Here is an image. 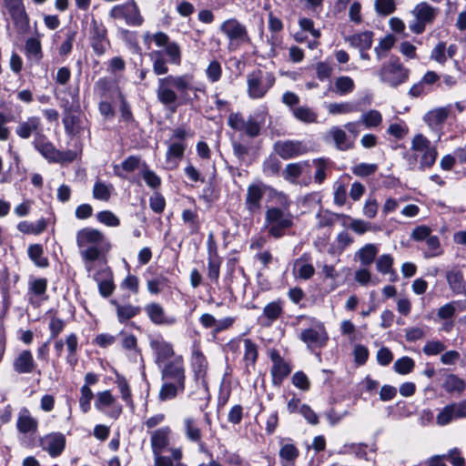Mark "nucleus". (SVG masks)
I'll use <instances>...</instances> for the list:
<instances>
[{
	"label": "nucleus",
	"instance_id": "1",
	"mask_svg": "<svg viewBox=\"0 0 466 466\" xmlns=\"http://www.w3.org/2000/svg\"><path fill=\"white\" fill-rule=\"evenodd\" d=\"M76 241L88 273L95 269V261L111 248L105 235L93 228L79 229L76 234Z\"/></svg>",
	"mask_w": 466,
	"mask_h": 466
},
{
	"label": "nucleus",
	"instance_id": "2",
	"mask_svg": "<svg viewBox=\"0 0 466 466\" xmlns=\"http://www.w3.org/2000/svg\"><path fill=\"white\" fill-rule=\"evenodd\" d=\"M192 90H194L193 75H167L158 78L156 94L161 104L171 106L176 104L178 97H186Z\"/></svg>",
	"mask_w": 466,
	"mask_h": 466
},
{
	"label": "nucleus",
	"instance_id": "3",
	"mask_svg": "<svg viewBox=\"0 0 466 466\" xmlns=\"http://www.w3.org/2000/svg\"><path fill=\"white\" fill-rule=\"evenodd\" d=\"M159 369L163 384L159 390L158 399L161 401L173 400L185 390L186 370L184 359L183 357H175Z\"/></svg>",
	"mask_w": 466,
	"mask_h": 466
},
{
	"label": "nucleus",
	"instance_id": "4",
	"mask_svg": "<svg viewBox=\"0 0 466 466\" xmlns=\"http://www.w3.org/2000/svg\"><path fill=\"white\" fill-rule=\"evenodd\" d=\"M409 169L425 170L431 168L438 157V150L429 138L422 134L415 135L410 142V147L403 156Z\"/></svg>",
	"mask_w": 466,
	"mask_h": 466
},
{
	"label": "nucleus",
	"instance_id": "5",
	"mask_svg": "<svg viewBox=\"0 0 466 466\" xmlns=\"http://www.w3.org/2000/svg\"><path fill=\"white\" fill-rule=\"evenodd\" d=\"M246 81L248 96L258 100L267 96L275 85L276 77L272 72L256 68L247 75Z\"/></svg>",
	"mask_w": 466,
	"mask_h": 466
},
{
	"label": "nucleus",
	"instance_id": "6",
	"mask_svg": "<svg viewBox=\"0 0 466 466\" xmlns=\"http://www.w3.org/2000/svg\"><path fill=\"white\" fill-rule=\"evenodd\" d=\"M410 73V69L404 66L399 57L392 56L381 65L377 75L382 84L398 87L408 81Z\"/></svg>",
	"mask_w": 466,
	"mask_h": 466
},
{
	"label": "nucleus",
	"instance_id": "7",
	"mask_svg": "<svg viewBox=\"0 0 466 466\" xmlns=\"http://www.w3.org/2000/svg\"><path fill=\"white\" fill-rule=\"evenodd\" d=\"M292 225L293 217L289 208L272 207L267 209L265 214V227L271 237L280 238Z\"/></svg>",
	"mask_w": 466,
	"mask_h": 466
},
{
	"label": "nucleus",
	"instance_id": "8",
	"mask_svg": "<svg viewBox=\"0 0 466 466\" xmlns=\"http://www.w3.org/2000/svg\"><path fill=\"white\" fill-rule=\"evenodd\" d=\"M219 31L227 37L229 50H236L240 46L249 44L251 41L247 26L234 17L222 22Z\"/></svg>",
	"mask_w": 466,
	"mask_h": 466
},
{
	"label": "nucleus",
	"instance_id": "9",
	"mask_svg": "<svg viewBox=\"0 0 466 466\" xmlns=\"http://www.w3.org/2000/svg\"><path fill=\"white\" fill-rule=\"evenodd\" d=\"M265 124L263 115L256 113L247 119L240 113H231L228 117V126L236 131H243L248 137L259 136L261 127Z\"/></svg>",
	"mask_w": 466,
	"mask_h": 466
},
{
	"label": "nucleus",
	"instance_id": "10",
	"mask_svg": "<svg viewBox=\"0 0 466 466\" xmlns=\"http://www.w3.org/2000/svg\"><path fill=\"white\" fill-rule=\"evenodd\" d=\"M190 367L194 375L197 386L205 398L208 399V384L207 381V371L208 363L203 352L198 346H194L190 358Z\"/></svg>",
	"mask_w": 466,
	"mask_h": 466
},
{
	"label": "nucleus",
	"instance_id": "11",
	"mask_svg": "<svg viewBox=\"0 0 466 466\" xmlns=\"http://www.w3.org/2000/svg\"><path fill=\"white\" fill-rule=\"evenodd\" d=\"M109 16L116 20H125L126 24L131 26H138L144 21L134 0L114 5L109 11Z\"/></svg>",
	"mask_w": 466,
	"mask_h": 466
},
{
	"label": "nucleus",
	"instance_id": "12",
	"mask_svg": "<svg viewBox=\"0 0 466 466\" xmlns=\"http://www.w3.org/2000/svg\"><path fill=\"white\" fill-rule=\"evenodd\" d=\"M415 21L410 24V30L414 34L424 32L427 25L431 24L438 15V8L426 2L418 4L412 10Z\"/></svg>",
	"mask_w": 466,
	"mask_h": 466
},
{
	"label": "nucleus",
	"instance_id": "13",
	"mask_svg": "<svg viewBox=\"0 0 466 466\" xmlns=\"http://www.w3.org/2000/svg\"><path fill=\"white\" fill-rule=\"evenodd\" d=\"M299 338L310 349L322 348L329 339L324 325L316 319H312L310 326L300 331Z\"/></svg>",
	"mask_w": 466,
	"mask_h": 466
},
{
	"label": "nucleus",
	"instance_id": "14",
	"mask_svg": "<svg viewBox=\"0 0 466 466\" xmlns=\"http://www.w3.org/2000/svg\"><path fill=\"white\" fill-rule=\"evenodd\" d=\"M89 276L97 283L99 294L107 298L111 296L115 290L113 273L109 267L105 264L95 265V269L88 273Z\"/></svg>",
	"mask_w": 466,
	"mask_h": 466
},
{
	"label": "nucleus",
	"instance_id": "15",
	"mask_svg": "<svg viewBox=\"0 0 466 466\" xmlns=\"http://www.w3.org/2000/svg\"><path fill=\"white\" fill-rule=\"evenodd\" d=\"M149 346L155 355V362L158 368H161L172 360L177 355L171 343L166 341L162 337L150 338Z\"/></svg>",
	"mask_w": 466,
	"mask_h": 466
},
{
	"label": "nucleus",
	"instance_id": "16",
	"mask_svg": "<svg viewBox=\"0 0 466 466\" xmlns=\"http://www.w3.org/2000/svg\"><path fill=\"white\" fill-rule=\"evenodd\" d=\"M4 5L10 15L19 34H25L29 28V19L22 0H4Z\"/></svg>",
	"mask_w": 466,
	"mask_h": 466
},
{
	"label": "nucleus",
	"instance_id": "17",
	"mask_svg": "<svg viewBox=\"0 0 466 466\" xmlns=\"http://www.w3.org/2000/svg\"><path fill=\"white\" fill-rule=\"evenodd\" d=\"M274 151L282 159L295 158L307 153V146L299 140H279L274 144Z\"/></svg>",
	"mask_w": 466,
	"mask_h": 466
},
{
	"label": "nucleus",
	"instance_id": "18",
	"mask_svg": "<svg viewBox=\"0 0 466 466\" xmlns=\"http://www.w3.org/2000/svg\"><path fill=\"white\" fill-rule=\"evenodd\" d=\"M441 76L435 71H427L422 77L416 83H414L410 90L409 96L411 97H420L426 96L432 92L435 85L440 86Z\"/></svg>",
	"mask_w": 466,
	"mask_h": 466
},
{
	"label": "nucleus",
	"instance_id": "19",
	"mask_svg": "<svg viewBox=\"0 0 466 466\" xmlns=\"http://www.w3.org/2000/svg\"><path fill=\"white\" fill-rule=\"evenodd\" d=\"M269 358L272 361L270 370L272 383L279 386L291 372V367L279 354L277 350H271Z\"/></svg>",
	"mask_w": 466,
	"mask_h": 466
},
{
	"label": "nucleus",
	"instance_id": "20",
	"mask_svg": "<svg viewBox=\"0 0 466 466\" xmlns=\"http://www.w3.org/2000/svg\"><path fill=\"white\" fill-rule=\"evenodd\" d=\"M267 189L269 190V187L261 182L248 187L245 206L250 214H254L261 208V200Z\"/></svg>",
	"mask_w": 466,
	"mask_h": 466
},
{
	"label": "nucleus",
	"instance_id": "21",
	"mask_svg": "<svg viewBox=\"0 0 466 466\" xmlns=\"http://www.w3.org/2000/svg\"><path fill=\"white\" fill-rule=\"evenodd\" d=\"M95 407L101 412H104L106 408H111L108 416L113 419H117L122 413V406L116 403V398L108 390L96 394Z\"/></svg>",
	"mask_w": 466,
	"mask_h": 466
},
{
	"label": "nucleus",
	"instance_id": "22",
	"mask_svg": "<svg viewBox=\"0 0 466 466\" xmlns=\"http://www.w3.org/2000/svg\"><path fill=\"white\" fill-rule=\"evenodd\" d=\"M144 309L148 319L156 325L170 327L177 321L175 316L167 315L159 303H148Z\"/></svg>",
	"mask_w": 466,
	"mask_h": 466
},
{
	"label": "nucleus",
	"instance_id": "23",
	"mask_svg": "<svg viewBox=\"0 0 466 466\" xmlns=\"http://www.w3.org/2000/svg\"><path fill=\"white\" fill-rule=\"evenodd\" d=\"M40 447L55 458L59 456L66 447V438L60 432H52L45 435L39 440Z\"/></svg>",
	"mask_w": 466,
	"mask_h": 466
},
{
	"label": "nucleus",
	"instance_id": "24",
	"mask_svg": "<svg viewBox=\"0 0 466 466\" xmlns=\"http://www.w3.org/2000/svg\"><path fill=\"white\" fill-rule=\"evenodd\" d=\"M91 46L97 56L106 52L108 46L106 39V30L103 24L98 23L95 18L91 22Z\"/></svg>",
	"mask_w": 466,
	"mask_h": 466
},
{
	"label": "nucleus",
	"instance_id": "25",
	"mask_svg": "<svg viewBox=\"0 0 466 466\" xmlns=\"http://www.w3.org/2000/svg\"><path fill=\"white\" fill-rule=\"evenodd\" d=\"M42 124L39 116H29L21 121L15 127V134L22 139H28L31 136H42Z\"/></svg>",
	"mask_w": 466,
	"mask_h": 466
},
{
	"label": "nucleus",
	"instance_id": "26",
	"mask_svg": "<svg viewBox=\"0 0 466 466\" xmlns=\"http://www.w3.org/2000/svg\"><path fill=\"white\" fill-rule=\"evenodd\" d=\"M171 429L168 426L161 427L149 432L152 453L164 452L170 444Z\"/></svg>",
	"mask_w": 466,
	"mask_h": 466
},
{
	"label": "nucleus",
	"instance_id": "27",
	"mask_svg": "<svg viewBox=\"0 0 466 466\" xmlns=\"http://www.w3.org/2000/svg\"><path fill=\"white\" fill-rule=\"evenodd\" d=\"M35 148L46 159L53 162H59L62 159L61 153L56 149L54 145L44 136H36L33 141Z\"/></svg>",
	"mask_w": 466,
	"mask_h": 466
},
{
	"label": "nucleus",
	"instance_id": "28",
	"mask_svg": "<svg viewBox=\"0 0 466 466\" xmlns=\"http://www.w3.org/2000/svg\"><path fill=\"white\" fill-rule=\"evenodd\" d=\"M221 262L222 258L218 254L217 247L210 239L208 241V276L214 283L218 281Z\"/></svg>",
	"mask_w": 466,
	"mask_h": 466
},
{
	"label": "nucleus",
	"instance_id": "29",
	"mask_svg": "<svg viewBox=\"0 0 466 466\" xmlns=\"http://www.w3.org/2000/svg\"><path fill=\"white\" fill-rule=\"evenodd\" d=\"M36 368L33 354L30 350H25L18 353L14 359L13 369L18 374L31 373Z\"/></svg>",
	"mask_w": 466,
	"mask_h": 466
},
{
	"label": "nucleus",
	"instance_id": "30",
	"mask_svg": "<svg viewBox=\"0 0 466 466\" xmlns=\"http://www.w3.org/2000/svg\"><path fill=\"white\" fill-rule=\"evenodd\" d=\"M16 428L20 433L33 435L37 431L38 420L31 415L28 409L23 408L18 413Z\"/></svg>",
	"mask_w": 466,
	"mask_h": 466
},
{
	"label": "nucleus",
	"instance_id": "31",
	"mask_svg": "<svg viewBox=\"0 0 466 466\" xmlns=\"http://www.w3.org/2000/svg\"><path fill=\"white\" fill-rule=\"evenodd\" d=\"M445 277L448 286L453 294H463L466 297V281L461 269L452 268L446 271Z\"/></svg>",
	"mask_w": 466,
	"mask_h": 466
},
{
	"label": "nucleus",
	"instance_id": "32",
	"mask_svg": "<svg viewBox=\"0 0 466 466\" xmlns=\"http://www.w3.org/2000/svg\"><path fill=\"white\" fill-rule=\"evenodd\" d=\"M283 313V307L280 301L268 303L258 317V320L264 327H270Z\"/></svg>",
	"mask_w": 466,
	"mask_h": 466
},
{
	"label": "nucleus",
	"instance_id": "33",
	"mask_svg": "<svg viewBox=\"0 0 466 466\" xmlns=\"http://www.w3.org/2000/svg\"><path fill=\"white\" fill-rule=\"evenodd\" d=\"M243 344V361L248 373L255 370L256 362L258 357V350L256 342L250 339H244Z\"/></svg>",
	"mask_w": 466,
	"mask_h": 466
},
{
	"label": "nucleus",
	"instance_id": "34",
	"mask_svg": "<svg viewBox=\"0 0 466 466\" xmlns=\"http://www.w3.org/2000/svg\"><path fill=\"white\" fill-rule=\"evenodd\" d=\"M372 32L364 31L345 37V41L348 42L352 47H355L360 51H367L372 46Z\"/></svg>",
	"mask_w": 466,
	"mask_h": 466
},
{
	"label": "nucleus",
	"instance_id": "35",
	"mask_svg": "<svg viewBox=\"0 0 466 466\" xmlns=\"http://www.w3.org/2000/svg\"><path fill=\"white\" fill-rule=\"evenodd\" d=\"M187 145L185 142H171L166 154V162L169 168L177 167L185 153Z\"/></svg>",
	"mask_w": 466,
	"mask_h": 466
},
{
	"label": "nucleus",
	"instance_id": "36",
	"mask_svg": "<svg viewBox=\"0 0 466 466\" xmlns=\"http://www.w3.org/2000/svg\"><path fill=\"white\" fill-rule=\"evenodd\" d=\"M293 271L296 278L306 280L314 275L315 268L309 261V258L303 255L294 262Z\"/></svg>",
	"mask_w": 466,
	"mask_h": 466
},
{
	"label": "nucleus",
	"instance_id": "37",
	"mask_svg": "<svg viewBox=\"0 0 466 466\" xmlns=\"http://www.w3.org/2000/svg\"><path fill=\"white\" fill-rule=\"evenodd\" d=\"M394 259L390 254H382L376 259V269L382 275H390V281H396L398 276L393 269Z\"/></svg>",
	"mask_w": 466,
	"mask_h": 466
},
{
	"label": "nucleus",
	"instance_id": "38",
	"mask_svg": "<svg viewBox=\"0 0 466 466\" xmlns=\"http://www.w3.org/2000/svg\"><path fill=\"white\" fill-rule=\"evenodd\" d=\"M328 135L334 141L336 147L339 150H348L352 147L353 141L348 137L346 132L339 127H332Z\"/></svg>",
	"mask_w": 466,
	"mask_h": 466
},
{
	"label": "nucleus",
	"instance_id": "39",
	"mask_svg": "<svg viewBox=\"0 0 466 466\" xmlns=\"http://www.w3.org/2000/svg\"><path fill=\"white\" fill-rule=\"evenodd\" d=\"M379 252V248L373 243H369L360 248L355 253V258L359 259L360 264L368 267L373 263Z\"/></svg>",
	"mask_w": 466,
	"mask_h": 466
},
{
	"label": "nucleus",
	"instance_id": "40",
	"mask_svg": "<svg viewBox=\"0 0 466 466\" xmlns=\"http://www.w3.org/2000/svg\"><path fill=\"white\" fill-rule=\"evenodd\" d=\"M17 229L24 234L39 235L47 228V220L40 218L36 222L21 221L16 226Z\"/></svg>",
	"mask_w": 466,
	"mask_h": 466
},
{
	"label": "nucleus",
	"instance_id": "41",
	"mask_svg": "<svg viewBox=\"0 0 466 466\" xmlns=\"http://www.w3.org/2000/svg\"><path fill=\"white\" fill-rule=\"evenodd\" d=\"M183 427L186 437L193 442H199L202 439L201 430L198 422L192 417H186L183 420Z\"/></svg>",
	"mask_w": 466,
	"mask_h": 466
},
{
	"label": "nucleus",
	"instance_id": "42",
	"mask_svg": "<svg viewBox=\"0 0 466 466\" xmlns=\"http://www.w3.org/2000/svg\"><path fill=\"white\" fill-rule=\"evenodd\" d=\"M450 115V108L448 106L439 107L428 112L425 116V121L431 127H437L442 125Z\"/></svg>",
	"mask_w": 466,
	"mask_h": 466
},
{
	"label": "nucleus",
	"instance_id": "43",
	"mask_svg": "<svg viewBox=\"0 0 466 466\" xmlns=\"http://www.w3.org/2000/svg\"><path fill=\"white\" fill-rule=\"evenodd\" d=\"M355 89L354 80L348 76H341L335 79L333 91L339 96H347Z\"/></svg>",
	"mask_w": 466,
	"mask_h": 466
},
{
	"label": "nucleus",
	"instance_id": "44",
	"mask_svg": "<svg viewBox=\"0 0 466 466\" xmlns=\"http://www.w3.org/2000/svg\"><path fill=\"white\" fill-rule=\"evenodd\" d=\"M111 303L116 306L117 319L121 323L136 317L140 312L139 307L130 304L120 305L116 300H112Z\"/></svg>",
	"mask_w": 466,
	"mask_h": 466
},
{
	"label": "nucleus",
	"instance_id": "45",
	"mask_svg": "<svg viewBox=\"0 0 466 466\" xmlns=\"http://www.w3.org/2000/svg\"><path fill=\"white\" fill-rule=\"evenodd\" d=\"M27 255L36 267L46 268L48 266V259L44 256V249L42 245H30L27 248Z\"/></svg>",
	"mask_w": 466,
	"mask_h": 466
},
{
	"label": "nucleus",
	"instance_id": "46",
	"mask_svg": "<svg viewBox=\"0 0 466 466\" xmlns=\"http://www.w3.org/2000/svg\"><path fill=\"white\" fill-rule=\"evenodd\" d=\"M25 56L33 62L38 63L42 58L40 40L35 37L28 38L25 46Z\"/></svg>",
	"mask_w": 466,
	"mask_h": 466
},
{
	"label": "nucleus",
	"instance_id": "47",
	"mask_svg": "<svg viewBox=\"0 0 466 466\" xmlns=\"http://www.w3.org/2000/svg\"><path fill=\"white\" fill-rule=\"evenodd\" d=\"M65 344L67 349L66 361L71 367L77 363L76 351L78 349V338L76 333H70L66 337Z\"/></svg>",
	"mask_w": 466,
	"mask_h": 466
},
{
	"label": "nucleus",
	"instance_id": "48",
	"mask_svg": "<svg viewBox=\"0 0 466 466\" xmlns=\"http://www.w3.org/2000/svg\"><path fill=\"white\" fill-rule=\"evenodd\" d=\"M395 42L396 37L390 34L381 38L378 46L374 47V52L376 54L377 59L381 60L387 57L389 52L394 46Z\"/></svg>",
	"mask_w": 466,
	"mask_h": 466
},
{
	"label": "nucleus",
	"instance_id": "49",
	"mask_svg": "<svg viewBox=\"0 0 466 466\" xmlns=\"http://www.w3.org/2000/svg\"><path fill=\"white\" fill-rule=\"evenodd\" d=\"M329 115H347L358 111V106L351 102L329 103L327 105Z\"/></svg>",
	"mask_w": 466,
	"mask_h": 466
},
{
	"label": "nucleus",
	"instance_id": "50",
	"mask_svg": "<svg viewBox=\"0 0 466 466\" xmlns=\"http://www.w3.org/2000/svg\"><path fill=\"white\" fill-rule=\"evenodd\" d=\"M443 389L449 393H461L466 389V382L457 375L449 374L443 382Z\"/></svg>",
	"mask_w": 466,
	"mask_h": 466
},
{
	"label": "nucleus",
	"instance_id": "51",
	"mask_svg": "<svg viewBox=\"0 0 466 466\" xmlns=\"http://www.w3.org/2000/svg\"><path fill=\"white\" fill-rule=\"evenodd\" d=\"M425 249L423 256L426 258L439 257L442 254L443 250L441 246V241L438 236L431 235L425 242Z\"/></svg>",
	"mask_w": 466,
	"mask_h": 466
},
{
	"label": "nucleus",
	"instance_id": "52",
	"mask_svg": "<svg viewBox=\"0 0 466 466\" xmlns=\"http://www.w3.org/2000/svg\"><path fill=\"white\" fill-rule=\"evenodd\" d=\"M113 190V185L97 180L94 184L93 197L97 200L107 201L109 200Z\"/></svg>",
	"mask_w": 466,
	"mask_h": 466
},
{
	"label": "nucleus",
	"instance_id": "53",
	"mask_svg": "<svg viewBox=\"0 0 466 466\" xmlns=\"http://www.w3.org/2000/svg\"><path fill=\"white\" fill-rule=\"evenodd\" d=\"M63 124L66 132L68 135L74 136L79 133L81 129V120L78 116L74 115L70 112H66L63 117Z\"/></svg>",
	"mask_w": 466,
	"mask_h": 466
},
{
	"label": "nucleus",
	"instance_id": "54",
	"mask_svg": "<svg viewBox=\"0 0 466 466\" xmlns=\"http://www.w3.org/2000/svg\"><path fill=\"white\" fill-rule=\"evenodd\" d=\"M293 116L299 121L310 124L317 121L318 115L310 107L298 106L292 110Z\"/></svg>",
	"mask_w": 466,
	"mask_h": 466
},
{
	"label": "nucleus",
	"instance_id": "55",
	"mask_svg": "<svg viewBox=\"0 0 466 466\" xmlns=\"http://www.w3.org/2000/svg\"><path fill=\"white\" fill-rule=\"evenodd\" d=\"M453 420H458V417L453 403H451L440 410L436 417V423L440 426H445Z\"/></svg>",
	"mask_w": 466,
	"mask_h": 466
},
{
	"label": "nucleus",
	"instance_id": "56",
	"mask_svg": "<svg viewBox=\"0 0 466 466\" xmlns=\"http://www.w3.org/2000/svg\"><path fill=\"white\" fill-rule=\"evenodd\" d=\"M139 164H140V158L138 157L130 156V157H127L122 162L121 167H119L117 165L114 166V173L117 177L124 178L125 176L120 172V168H122L123 170H125L127 172H132V171L136 170L137 168H138Z\"/></svg>",
	"mask_w": 466,
	"mask_h": 466
},
{
	"label": "nucleus",
	"instance_id": "57",
	"mask_svg": "<svg viewBox=\"0 0 466 466\" xmlns=\"http://www.w3.org/2000/svg\"><path fill=\"white\" fill-rule=\"evenodd\" d=\"M308 166L309 163L306 161L288 164L283 173L285 179L295 181L301 175L304 167Z\"/></svg>",
	"mask_w": 466,
	"mask_h": 466
},
{
	"label": "nucleus",
	"instance_id": "58",
	"mask_svg": "<svg viewBox=\"0 0 466 466\" xmlns=\"http://www.w3.org/2000/svg\"><path fill=\"white\" fill-rule=\"evenodd\" d=\"M415 367L414 360L410 357H401L400 359H398L393 365V370L400 374V375H406L410 373Z\"/></svg>",
	"mask_w": 466,
	"mask_h": 466
},
{
	"label": "nucleus",
	"instance_id": "59",
	"mask_svg": "<svg viewBox=\"0 0 466 466\" xmlns=\"http://www.w3.org/2000/svg\"><path fill=\"white\" fill-rule=\"evenodd\" d=\"M94 393L86 385L80 388L79 408L83 413H87L91 409V400Z\"/></svg>",
	"mask_w": 466,
	"mask_h": 466
},
{
	"label": "nucleus",
	"instance_id": "60",
	"mask_svg": "<svg viewBox=\"0 0 466 466\" xmlns=\"http://www.w3.org/2000/svg\"><path fill=\"white\" fill-rule=\"evenodd\" d=\"M112 86L113 83L108 77H101L94 85V94L100 98L107 97Z\"/></svg>",
	"mask_w": 466,
	"mask_h": 466
},
{
	"label": "nucleus",
	"instance_id": "61",
	"mask_svg": "<svg viewBox=\"0 0 466 466\" xmlns=\"http://www.w3.org/2000/svg\"><path fill=\"white\" fill-rule=\"evenodd\" d=\"M348 190L347 186L342 182L337 181L333 186L334 204L342 207L347 202Z\"/></svg>",
	"mask_w": 466,
	"mask_h": 466
},
{
	"label": "nucleus",
	"instance_id": "62",
	"mask_svg": "<svg viewBox=\"0 0 466 466\" xmlns=\"http://www.w3.org/2000/svg\"><path fill=\"white\" fill-rule=\"evenodd\" d=\"M382 121L381 114L375 109L370 110L361 115L360 122L363 123L367 127H378Z\"/></svg>",
	"mask_w": 466,
	"mask_h": 466
},
{
	"label": "nucleus",
	"instance_id": "63",
	"mask_svg": "<svg viewBox=\"0 0 466 466\" xmlns=\"http://www.w3.org/2000/svg\"><path fill=\"white\" fill-rule=\"evenodd\" d=\"M116 382L117 388L119 390V392L121 394L122 400L124 401H126V403L129 407L133 408L134 404H133L132 395H131V391H130L127 380L122 376H117Z\"/></svg>",
	"mask_w": 466,
	"mask_h": 466
},
{
	"label": "nucleus",
	"instance_id": "64",
	"mask_svg": "<svg viewBox=\"0 0 466 466\" xmlns=\"http://www.w3.org/2000/svg\"><path fill=\"white\" fill-rule=\"evenodd\" d=\"M445 344L439 339L429 340L422 348V351L427 356H436L444 351Z\"/></svg>",
	"mask_w": 466,
	"mask_h": 466
}]
</instances>
